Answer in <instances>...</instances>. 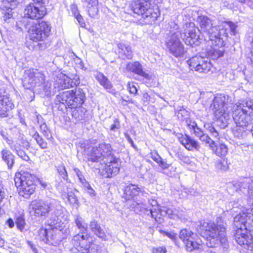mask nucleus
Returning <instances> with one entry per match:
<instances>
[{"instance_id":"obj_62","label":"nucleus","mask_w":253,"mask_h":253,"mask_svg":"<svg viewBox=\"0 0 253 253\" xmlns=\"http://www.w3.org/2000/svg\"><path fill=\"white\" fill-rule=\"evenodd\" d=\"M152 159L155 161L157 163H159V162L161 160L162 158L157 153L152 154Z\"/></svg>"},{"instance_id":"obj_11","label":"nucleus","mask_w":253,"mask_h":253,"mask_svg":"<svg viewBox=\"0 0 253 253\" xmlns=\"http://www.w3.org/2000/svg\"><path fill=\"white\" fill-rule=\"evenodd\" d=\"M38 3H30L25 8L24 13L26 18L38 20L42 18L46 14L45 5Z\"/></svg>"},{"instance_id":"obj_44","label":"nucleus","mask_w":253,"mask_h":253,"mask_svg":"<svg viewBox=\"0 0 253 253\" xmlns=\"http://www.w3.org/2000/svg\"><path fill=\"white\" fill-rule=\"evenodd\" d=\"M24 221V213L23 211L21 210L14 212L13 218H9L6 221Z\"/></svg>"},{"instance_id":"obj_1","label":"nucleus","mask_w":253,"mask_h":253,"mask_svg":"<svg viewBox=\"0 0 253 253\" xmlns=\"http://www.w3.org/2000/svg\"><path fill=\"white\" fill-rule=\"evenodd\" d=\"M184 32L179 29L176 23L170 25L169 39L167 42V47L169 52L176 57H181L185 53L184 46L179 40V37L187 45L193 46L199 38V30L193 22L186 23L183 26Z\"/></svg>"},{"instance_id":"obj_2","label":"nucleus","mask_w":253,"mask_h":253,"mask_svg":"<svg viewBox=\"0 0 253 253\" xmlns=\"http://www.w3.org/2000/svg\"><path fill=\"white\" fill-rule=\"evenodd\" d=\"M113 149L109 143H100L93 147L87 153V160L91 162H101L105 164L102 173L106 177H111L118 173L120 169L117 159L113 154Z\"/></svg>"},{"instance_id":"obj_5","label":"nucleus","mask_w":253,"mask_h":253,"mask_svg":"<svg viewBox=\"0 0 253 253\" xmlns=\"http://www.w3.org/2000/svg\"><path fill=\"white\" fill-rule=\"evenodd\" d=\"M36 176L28 171L22 174L16 173L14 177L15 184L18 189L19 194L25 198H28L36 189L35 181Z\"/></svg>"},{"instance_id":"obj_17","label":"nucleus","mask_w":253,"mask_h":253,"mask_svg":"<svg viewBox=\"0 0 253 253\" xmlns=\"http://www.w3.org/2000/svg\"><path fill=\"white\" fill-rule=\"evenodd\" d=\"M177 138L179 142L188 150L192 151L194 149L197 151L199 150L200 146L199 143L190 136L179 134Z\"/></svg>"},{"instance_id":"obj_15","label":"nucleus","mask_w":253,"mask_h":253,"mask_svg":"<svg viewBox=\"0 0 253 253\" xmlns=\"http://www.w3.org/2000/svg\"><path fill=\"white\" fill-rule=\"evenodd\" d=\"M126 206L127 208L135 211H140L144 212L147 216H150L155 218L156 221H157L158 215H155L156 211L152 209H148L147 206L142 203H137L134 201L127 200Z\"/></svg>"},{"instance_id":"obj_50","label":"nucleus","mask_w":253,"mask_h":253,"mask_svg":"<svg viewBox=\"0 0 253 253\" xmlns=\"http://www.w3.org/2000/svg\"><path fill=\"white\" fill-rule=\"evenodd\" d=\"M121 126L120 122L118 119H115L113 121V123L110 126L109 129L112 131H115L116 130L119 129Z\"/></svg>"},{"instance_id":"obj_63","label":"nucleus","mask_w":253,"mask_h":253,"mask_svg":"<svg viewBox=\"0 0 253 253\" xmlns=\"http://www.w3.org/2000/svg\"><path fill=\"white\" fill-rule=\"evenodd\" d=\"M209 130L211 133L212 135L214 137H217L218 136V132L217 130L214 128V127L211 126L209 127Z\"/></svg>"},{"instance_id":"obj_32","label":"nucleus","mask_w":253,"mask_h":253,"mask_svg":"<svg viewBox=\"0 0 253 253\" xmlns=\"http://www.w3.org/2000/svg\"><path fill=\"white\" fill-rule=\"evenodd\" d=\"M2 160L7 164L8 169H11L14 163V155L8 150L3 149L1 152Z\"/></svg>"},{"instance_id":"obj_28","label":"nucleus","mask_w":253,"mask_h":253,"mask_svg":"<svg viewBox=\"0 0 253 253\" xmlns=\"http://www.w3.org/2000/svg\"><path fill=\"white\" fill-rule=\"evenodd\" d=\"M90 228L94 234L99 238L105 241L108 239L107 235L105 233L104 229L97 222H90Z\"/></svg>"},{"instance_id":"obj_40","label":"nucleus","mask_w":253,"mask_h":253,"mask_svg":"<svg viewBox=\"0 0 253 253\" xmlns=\"http://www.w3.org/2000/svg\"><path fill=\"white\" fill-rule=\"evenodd\" d=\"M32 137L36 141L41 148L44 149L47 148V142L43 140L38 132L36 131L33 135Z\"/></svg>"},{"instance_id":"obj_33","label":"nucleus","mask_w":253,"mask_h":253,"mask_svg":"<svg viewBox=\"0 0 253 253\" xmlns=\"http://www.w3.org/2000/svg\"><path fill=\"white\" fill-rule=\"evenodd\" d=\"M222 27L225 29L223 35L226 37L228 36V31L233 35H235L236 33L237 26L231 21H222Z\"/></svg>"},{"instance_id":"obj_47","label":"nucleus","mask_w":253,"mask_h":253,"mask_svg":"<svg viewBox=\"0 0 253 253\" xmlns=\"http://www.w3.org/2000/svg\"><path fill=\"white\" fill-rule=\"evenodd\" d=\"M149 203L153 207L152 209L154 211H156L157 212L155 214V215H158L157 221H158V220L160 219V216L161 214L159 213L160 211V209L158 206V202L154 199H151L149 201Z\"/></svg>"},{"instance_id":"obj_12","label":"nucleus","mask_w":253,"mask_h":253,"mask_svg":"<svg viewBox=\"0 0 253 253\" xmlns=\"http://www.w3.org/2000/svg\"><path fill=\"white\" fill-rule=\"evenodd\" d=\"M140 10V12L135 11H133V12L141 15L144 22L146 24H151L154 23L160 15L158 8L152 7L151 4L146 3L145 6L143 5Z\"/></svg>"},{"instance_id":"obj_10","label":"nucleus","mask_w":253,"mask_h":253,"mask_svg":"<svg viewBox=\"0 0 253 253\" xmlns=\"http://www.w3.org/2000/svg\"><path fill=\"white\" fill-rule=\"evenodd\" d=\"M187 62L191 70L204 73H207L210 70L212 64L208 57L201 56L192 57Z\"/></svg>"},{"instance_id":"obj_22","label":"nucleus","mask_w":253,"mask_h":253,"mask_svg":"<svg viewBox=\"0 0 253 253\" xmlns=\"http://www.w3.org/2000/svg\"><path fill=\"white\" fill-rule=\"evenodd\" d=\"M126 69L128 71L134 73L145 79H149L150 78L149 75L143 71V67L139 62L128 63L126 64Z\"/></svg>"},{"instance_id":"obj_59","label":"nucleus","mask_w":253,"mask_h":253,"mask_svg":"<svg viewBox=\"0 0 253 253\" xmlns=\"http://www.w3.org/2000/svg\"><path fill=\"white\" fill-rule=\"evenodd\" d=\"M249 199L250 200V202H252L251 201H253V181H252V183L251 184L250 188H249Z\"/></svg>"},{"instance_id":"obj_42","label":"nucleus","mask_w":253,"mask_h":253,"mask_svg":"<svg viewBox=\"0 0 253 253\" xmlns=\"http://www.w3.org/2000/svg\"><path fill=\"white\" fill-rule=\"evenodd\" d=\"M49 230L48 228L43 229L42 228L39 230V236L40 240L42 241L46 244H48V240H49Z\"/></svg>"},{"instance_id":"obj_38","label":"nucleus","mask_w":253,"mask_h":253,"mask_svg":"<svg viewBox=\"0 0 253 253\" xmlns=\"http://www.w3.org/2000/svg\"><path fill=\"white\" fill-rule=\"evenodd\" d=\"M237 230H240L241 233H247L249 231L253 236V222H241L240 227Z\"/></svg>"},{"instance_id":"obj_37","label":"nucleus","mask_w":253,"mask_h":253,"mask_svg":"<svg viewBox=\"0 0 253 253\" xmlns=\"http://www.w3.org/2000/svg\"><path fill=\"white\" fill-rule=\"evenodd\" d=\"M252 181V180L249 178H245L240 182H236L235 184H229V186H231V185H233L235 187L236 190H237L238 187H239V188L244 189L248 188L249 190V188H250L251 186Z\"/></svg>"},{"instance_id":"obj_41","label":"nucleus","mask_w":253,"mask_h":253,"mask_svg":"<svg viewBox=\"0 0 253 253\" xmlns=\"http://www.w3.org/2000/svg\"><path fill=\"white\" fill-rule=\"evenodd\" d=\"M12 150L15 151L18 156L21 158L23 160L28 161L29 160V156L26 154V153L21 150L18 145L17 144L14 145L13 146H10Z\"/></svg>"},{"instance_id":"obj_20","label":"nucleus","mask_w":253,"mask_h":253,"mask_svg":"<svg viewBox=\"0 0 253 253\" xmlns=\"http://www.w3.org/2000/svg\"><path fill=\"white\" fill-rule=\"evenodd\" d=\"M14 107V105L9 100L8 98L2 95L0 92V117H6L9 116L10 111Z\"/></svg>"},{"instance_id":"obj_19","label":"nucleus","mask_w":253,"mask_h":253,"mask_svg":"<svg viewBox=\"0 0 253 253\" xmlns=\"http://www.w3.org/2000/svg\"><path fill=\"white\" fill-rule=\"evenodd\" d=\"M73 82L72 80L65 74H60L57 77L54 83V87L58 91L69 88L73 86Z\"/></svg>"},{"instance_id":"obj_4","label":"nucleus","mask_w":253,"mask_h":253,"mask_svg":"<svg viewBox=\"0 0 253 253\" xmlns=\"http://www.w3.org/2000/svg\"><path fill=\"white\" fill-rule=\"evenodd\" d=\"M85 98V94L83 90L80 88L73 90L63 91L56 95L55 101L56 104L58 102L60 106L58 108L64 111V108L78 109H81L80 107L84 103ZM79 110H75L73 112V116L75 118H79L77 116L75 111Z\"/></svg>"},{"instance_id":"obj_30","label":"nucleus","mask_w":253,"mask_h":253,"mask_svg":"<svg viewBox=\"0 0 253 253\" xmlns=\"http://www.w3.org/2000/svg\"><path fill=\"white\" fill-rule=\"evenodd\" d=\"M87 3V8L89 16L95 17L98 13V1L97 0H87L84 1Z\"/></svg>"},{"instance_id":"obj_29","label":"nucleus","mask_w":253,"mask_h":253,"mask_svg":"<svg viewBox=\"0 0 253 253\" xmlns=\"http://www.w3.org/2000/svg\"><path fill=\"white\" fill-rule=\"evenodd\" d=\"M95 79L98 81L100 85L108 90L111 91L113 85L103 73H98L95 76Z\"/></svg>"},{"instance_id":"obj_14","label":"nucleus","mask_w":253,"mask_h":253,"mask_svg":"<svg viewBox=\"0 0 253 253\" xmlns=\"http://www.w3.org/2000/svg\"><path fill=\"white\" fill-rule=\"evenodd\" d=\"M195 234L187 229H182L180 232L179 238L183 242L186 250L189 252L199 248L200 245L195 241Z\"/></svg>"},{"instance_id":"obj_51","label":"nucleus","mask_w":253,"mask_h":253,"mask_svg":"<svg viewBox=\"0 0 253 253\" xmlns=\"http://www.w3.org/2000/svg\"><path fill=\"white\" fill-rule=\"evenodd\" d=\"M187 115V112L183 107H179V109H177V116L179 119L181 120L185 116Z\"/></svg>"},{"instance_id":"obj_6","label":"nucleus","mask_w":253,"mask_h":253,"mask_svg":"<svg viewBox=\"0 0 253 253\" xmlns=\"http://www.w3.org/2000/svg\"><path fill=\"white\" fill-rule=\"evenodd\" d=\"M220 229L214 222H203L198 226L197 232L206 239V245L209 248H213L216 245Z\"/></svg>"},{"instance_id":"obj_26","label":"nucleus","mask_w":253,"mask_h":253,"mask_svg":"<svg viewBox=\"0 0 253 253\" xmlns=\"http://www.w3.org/2000/svg\"><path fill=\"white\" fill-rule=\"evenodd\" d=\"M202 141L205 142L206 143H210V141H211V143L210 144L211 148L216 155L221 157V143L219 142L217 144L214 141L211 140L210 137L206 134L204 133L202 137L200 138Z\"/></svg>"},{"instance_id":"obj_54","label":"nucleus","mask_w":253,"mask_h":253,"mask_svg":"<svg viewBox=\"0 0 253 253\" xmlns=\"http://www.w3.org/2000/svg\"><path fill=\"white\" fill-rule=\"evenodd\" d=\"M222 249H223V252H224L225 253H227V251L229 248L228 243L227 242V240L225 237H222Z\"/></svg>"},{"instance_id":"obj_46","label":"nucleus","mask_w":253,"mask_h":253,"mask_svg":"<svg viewBox=\"0 0 253 253\" xmlns=\"http://www.w3.org/2000/svg\"><path fill=\"white\" fill-rule=\"evenodd\" d=\"M40 129L43 135L48 139L51 137V134L49 130L47 128V126L45 123H43L40 125Z\"/></svg>"},{"instance_id":"obj_13","label":"nucleus","mask_w":253,"mask_h":253,"mask_svg":"<svg viewBox=\"0 0 253 253\" xmlns=\"http://www.w3.org/2000/svg\"><path fill=\"white\" fill-rule=\"evenodd\" d=\"M0 9L3 14V20L6 22H10L13 19L12 10L16 7L18 0H0Z\"/></svg>"},{"instance_id":"obj_49","label":"nucleus","mask_w":253,"mask_h":253,"mask_svg":"<svg viewBox=\"0 0 253 253\" xmlns=\"http://www.w3.org/2000/svg\"><path fill=\"white\" fill-rule=\"evenodd\" d=\"M68 200L70 203L73 205L74 206H78V200L75 195V194L73 192L69 193L68 195Z\"/></svg>"},{"instance_id":"obj_58","label":"nucleus","mask_w":253,"mask_h":253,"mask_svg":"<svg viewBox=\"0 0 253 253\" xmlns=\"http://www.w3.org/2000/svg\"><path fill=\"white\" fill-rule=\"evenodd\" d=\"M228 169L229 166L227 159L222 157V170L226 171Z\"/></svg>"},{"instance_id":"obj_3","label":"nucleus","mask_w":253,"mask_h":253,"mask_svg":"<svg viewBox=\"0 0 253 253\" xmlns=\"http://www.w3.org/2000/svg\"><path fill=\"white\" fill-rule=\"evenodd\" d=\"M227 103L228 101L226 102L222 100V110L224 111L222 112V117L229 120L231 116L232 107H230V109L226 107L225 105ZM232 116L238 126L244 127L252 124L253 121V100L240 103L233 111Z\"/></svg>"},{"instance_id":"obj_7","label":"nucleus","mask_w":253,"mask_h":253,"mask_svg":"<svg viewBox=\"0 0 253 253\" xmlns=\"http://www.w3.org/2000/svg\"><path fill=\"white\" fill-rule=\"evenodd\" d=\"M51 27L47 22L42 21L41 22H32L28 30L30 40L38 42L44 41L50 35Z\"/></svg>"},{"instance_id":"obj_57","label":"nucleus","mask_w":253,"mask_h":253,"mask_svg":"<svg viewBox=\"0 0 253 253\" xmlns=\"http://www.w3.org/2000/svg\"><path fill=\"white\" fill-rule=\"evenodd\" d=\"M163 233L166 236H167L169 238L171 239L174 242L176 240V234L173 233H169L166 231H163Z\"/></svg>"},{"instance_id":"obj_55","label":"nucleus","mask_w":253,"mask_h":253,"mask_svg":"<svg viewBox=\"0 0 253 253\" xmlns=\"http://www.w3.org/2000/svg\"><path fill=\"white\" fill-rule=\"evenodd\" d=\"M158 164L163 169H168L170 166V164H168L166 161L162 159L159 162Z\"/></svg>"},{"instance_id":"obj_31","label":"nucleus","mask_w":253,"mask_h":253,"mask_svg":"<svg viewBox=\"0 0 253 253\" xmlns=\"http://www.w3.org/2000/svg\"><path fill=\"white\" fill-rule=\"evenodd\" d=\"M220 45L216 46L212 44V47L209 51H207V56L209 59L213 61L217 60L220 59L221 56V52L220 50Z\"/></svg>"},{"instance_id":"obj_61","label":"nucleus","mask_w":253,"mask_h":253,"mask_svg":"<svg viewBox=\"0 0 253 253\" xmlns=\"http://www.w3.org/2000/svg\"><path fill=\"white\" fill-rule=\"evenodd\" d=\"M36 179L38 180L40 184L44 188H46L47 187L48 183L43 180V179L41 178H37Z\"/></svg>"},{"instance_id":"obj_21","label":"nucleus","mask_w":253,"mask_h":253,"mask_svg":"<svg viewBox=\"0 0 253 253\" xmlns=\"http://www.w3.org/2000/svg\"><path fill=\"white\" fill-rule=\"evenodd\" d=\"M143 192V189L139 187L138 185L130 184L124 188L123 198L126 200H130L138 196L139 193Z\"/></svg>"},{"instance_id":"obj_56","label":"nucleus","mask_w":253,"mask_h":253,"mask_svg":"<svg viewBox=\"0 0 253 253\" xmlns=\"http://www.w3.org/2000/svg\"><path fill=\"white\" fill-rule=\"evenodd\" d=\"M76 224L81 231L84 232L86 231L87 224L85 222H76Z\"/></svg>"},{"instance_id":"obj_24","label":"nucleus","mask_w":253,"mask_h":253,"mask_svg":"<svg viewBox=\"0 0 253 253\" xmlns=\"http://www.w3.org/2000/svg\"><path fill=\"white\" fill-rule=\"evenodd\" d=\"M119 49V53L123 59H131L133 57V53L130 45L120 42L117 44Z\"/></svg>"},{"instance_id":"obj_48","label":"nucleus","mask_w":253,"mask_h":253,"mask_svg":"<svg viewBox=\"0 0 253 253\" xmlns=\"http://www.w3.org/2000/svg\"><path fill=\"white\" fill-rule=\"evenodd\" d=\"M77 19L81 27L84 28L86 26L85 23L83 16L80 14L79 11L72 14Z\"/></svg>"},{"instance_id":"obj_60","label":"nucleus","mask_w":253,"mask_h":253,"mask_svg":"<svg viewBox=\"0 0 253 253\" xmlns=\"http://www.w3.org/2000/svg\"><path fill=\"white\" fill-rule=\"evenodd\" d=\"M125 137L126 138V139H127V140L128 141V142L131 144V146L132 147H133L134 148H136V146L134 144V142H133L132 139L131 138L129 135L127 133H125Z\"/></svg>"},{"instance_id":"obj_45","label":"nucleus","mask_w":253,"mask_h":253,"mask_svg":"<svg viewBox=\"0 0 253 253\" xmlns=\"http://www.w3.org/2000/svg\"><path fill=\"white\" fill-rule=\"evenodd\" d=\"M248 215L245 213H243V215H241L240 214L237 215L234 218L233 221H248V220H252L253 221V214H250L249 216V219L247 218Z\"/></svg>"},{"instance_id":"obj_36","label":"nucleus","mask_w":253,"mask_h":253,"mask_svg":"<svg viewBox=\"0 0 253 253\" xmlns=\"http://www.w3.org/2000/svg\"><path fill=\"white\" fill-rule=\"evenodd\" d=\"M33 21H30L26 17L16 22V28L18 32L22 31L24 29H29Z\"/></svg>"},{"instance_id":"obj_43","label":"nucleus","mask_w":253,"mask_h":253,"mask_svg":"<svg viewBox=\"0 0 253 253\" xmlns=\"http://www.w3.org/2000/svg\"><path fill=\"white\" fill-rule=\"evenodd\" d=\"M56 169L60 176L65 180L68 179V175L65 166L61 164L56 167Z\"/></svg>"},{"instance_id":"obj_16","label":"nucleus","mask_w":253,"mask_h":253,"mask_svg":"<svg viewBox=\"0 0 253 253\" xmlns=\"http://www.w3.org/2000/svg\"><path fill=\"white\" fill-rule=\"evenodd\" d=\"M32 208L36 216H46L52 208V202L50 201L42 200L35 201L32 204Z\"/></svg>"},{"instance_id":"obj_39","label":"nucleus","mask_w":253,"mask_h":253,"mask_svg":"<svg viewBox=\"0 0 253 253\" xmlns=\"http://www.w3.org/2000/svg\"><path fill=\"white\" fill-rule=\"evenodd\" d=\"M213 106L212 110H214V113L215 117L217 119H220L221 117V111L220 110V105L219 104V102L218 101V98H214L212 101Z\"/></svg>"},{"instance_id":"obj_25","label":"nucleus","mask_w":253,"mask_h":253,"mask_svg":"<svg viewBox=\"0 0 253 253\" xmlns=\"http://www.w3.org/2000/svg\"><path fill=\"white\" fill-rule=\"evenodd\" d=\"M209 33H207L209 35L210 40L211 41L212 44L216 46L221 45L220 41V32L219 27H212L210 29Z\"/></svg>"},{"instance_id":"obj_53","label":"nucleus","mask_w":253,"mask_h":253,"mask_svg":"<svg viewBox=\"0 0 253 253\" xmlns=\"http://www.w3.org/2000/svg\"><path fill=\"white\" fill-rule=\"evenodd\" d=\"M167 250L165 247H160L152 249V253H166Z\"/></svg>"},{"instance_id":"obj_64","label":"nucleus","mask_w":253,"mask_h":253,"mask_svg":"<svg viewBox=\"0 0 253 253\" xmlns=\"http://www.w3.org/2000/svg\"><path fill=\"white\" fill-rule=\"evenodd\" d=\"M241 2L246 3L251 8L253 9V0H239Z\"/></svg>"},{"instance_id":"obj_34","label":"nucleus","mask_w":253,"mask_h":253,"mask_svg":"<svg viewBox=\"0 0 253 253\" xmlns=\"http://www.w3.org/2000/svg\"><path fill=\"white\" fill-rule=\"evenodd\" d=\"M51 85L50 83L44 81L40 86L36 87V90L43 96H49L50 93Z\"/></svg>"},{"instance_id":"obj_27","label":"nucleus","mask_w":253,"mask_h":253,"mask_svg":"<svg viewBox=\"0 0 253 253\" xmlns=\"http://www.w3.org/2000/svg\"><path fill=\"white\" fill-rule=\"evenodd\" d=\"M198 21L199 22L200 27L201 30H199V32L201 31V32L205 33H209L210 29L211 28L212 26L211 21L210 19L207 16H200L197 18ZM197 28V27H196ZM198 29H199L198 28ZM199 33H198L199 34Z\"/></svg>"},{"instance_id":"obj_35","label":"nucleus","mask_w":253,"mask_h":253,"mask_svg":"<svg viewBox=\"0 0 253 253\" xmlns=\"http://www.w3.org/2000/svg\"><path fill=\"white\" fill-rule=\"evenodd\" d=\"M151 0H133L130 5V9L132 11H135L137 12L140 11V9L142 6H145V4H151Z\"/></svg>"},{"instance_id":"obj_9","label":"nucleus","mask_w":253,"mask_h":253,"mask_svg":"<svg viewBox=\"0 0 253 253\" xmlns=\"http://www.w3.org/2000/svg\"><path fill=\"white\" fill-rule=\"evenodd\" d=\"M44 76L37 69L26 70L22 80L23 86L27 89L40 86L44 82Z\"/></svg>"},{"instance_id":"obj_18","label":"nucleus","mask_w":253,"mask_h":253,"mask_svg":"<svg viewBox=\"0 0 253 253\" xmlns=\"http://www.w3.org/2000/svg\"><path fill=\"white\" fill-rule=\"evenodd\" d=\"M252 237V238H249L247 233H241L240 230H236L235 240L237 243L251 251L253 249V236Z\"/></svg>"},{"instance_id":"obj_8","label":"nucleus","mask_w":253,"mask_h":253,"mask_svg":"<svg viewBox=\"0 0 253 253\" xmlns=\"http://www.w3.org/2000/svg\"><path fill=\"white\" fill-rule=\"evenodd\" d=\"M49 226L48 244L56 246L65 238L64 234L67 233V228L64 222H51Z\"/></svg>"},{"instance_id":"obj_52","label":"nucleus","mask_w":253,"mask_h":253,"mask_svg":"<svg viewBox=\"0 0 253 253\" xmlns=\"http://www.w3.org/2000/svg\"><path fill=\"white\" fill-rule=\"evenodd\" d=\"M127 88L130 93L136 94L137 92V89L133 83H128Z\"/></svg>"},{"instance_id":"obj_23","label":"nucleus","mask_w":253,"mask_h":253,"mask_svg":"<svg viewBox=\"0 0 253 253\" xmlns=\"http://www.w3.org/2000/svg\"><path fill=\"white\" fill-rule=\"evenodd\" d=\"M89 238L86 234L85 235H84L83 233L78 234L73 237L72 243L75 246H80L81 248L87 250L90 247L89 242L88 241Z\"/></svg>"}]
</instances>
